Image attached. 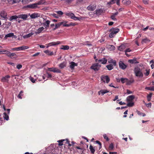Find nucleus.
I'll return each instance as SVG.
<instances>
[{"label": "nucleus", "mask_w": 154, "mask_h": 154, "mask_svg": "<svg viewBox=\"0 0 154 154\" xmlns=\"http://www.w3.org/2000/svg\"><path fill=\"white\" fill-rule=\"evenodd\" d=\"M124 3L125 5H128L130 4L131 2L130 1L128 0L127 1H125Z\"/></svg>", "instance_id": "8fccbe9b"}, {"label": "nucleus", "mask_w": 154, "mask_h": 154, "mask_svg": "<svg viewBox=\"0 0 154 154\" xmlns=\"http://www.w3.org/2000/svg\"><path fill=\"white\" fill-rule=\"evenodd\" d=\"M69 47L68 45H63L62 47L61 48V49L64 50H67L69 49Z\"/></svg>", "instance_id": "c9c22d12"}, {"label": "nucleus", "mask_w": 154, "mask_h": 154, "mask_svg": "<svg viewBox=\"0 0 154 154\" xmlns=\"http://www.w3.org/2000/svg\"><path fill=\"white\" fill-rule=\"evenodd\" d=\"M50 21L49 20H47L45 22L43 23V25L45 26L46 29L48 28L49 26Z\"/></svg>", "instance_id": "a211bd4d"}, {"label": "nucleus", "mask_w": 154, "mask_h": 154, "mask_svg": "<svg viewBox=\"0 0 154 154\" xmlns=\"http://www.w3.org/2000/svg\"><path fill=\"white\" fill-rule=\"evenodd\" d=\"M114 148V146L112 143H111L109 145V149L110 150H112Z\"/></svg>", "instance_id": "603ef678"}, {"label": "nucleus", "mask_w": 154, "mask_h": 154, "mask_svg": "<svg viewBox=\"0 0 154 154\" xmlns=\"http://www.w3.org/2000/svg\"><path fill=\"white\" fill-rule=\"evenodd\" d=\"M109 91L106 90H101L100 91L98 92V94L99 95L100 94L101 95H103L109 92Z\"/></svg>", "instance_id": "dca6fc26"}, {"label": "nucleus", "mask_w": 154, "mask_h": 154, "mask_svg": "<svg viewBox=\"0 0 154 154\" xmlns=\"http://www.w3.org/2000/svg\"><path fill=\"white\" fill-rule=\"evenodd\" d=\"M33 34H34V33H33L32 32H31V33H29L26 35H23V38L24 39L29 38L30 37H31V36H32V35H33Z\"/></svg>", "instance_id": "7c9ffc66"}, {"label": "nucleus", "mask_w": 154, "mask_h": 154, "mask_svg": "<svg viewBox=\"0 0 154 154\" xmlns=\"http://www.w3.org/2000/svg\"><path fill=\"white\" fill-rule=\"evenodd\" d=\"M121 81L122 83H124L125 82L126 83V81L127 80V79L125 78H122L121 79Z\"/></svg>", "instance_id": "de8ad7c7"}, {"label": "nucleus", "mask_w": 154, "mask_h": 154, "mask_svg": "<svg viewBox=\"0 0 154 154\" xmlns=\"http://www.w3.org/2000/svg\"><path fill=\"white\" fill-rule=\"evenodd\" d=\"M0 16L4 19L7 18V13L5 11H2L0 14Z\"/></svg>", "instance_id": "4468645a"}, {"label": "nucleus", "mask_w": 154, "mask_h": 154, "mask_svg": "<svg viewBox=\"0 0 154 154\" xmlns=\"http://www.w3.org/2000/svg\"><path fill=\"white\" fill-rule=\"evenodd\" d=\"M120 0H111V1L107 3V4L109 5H110L111 4H113L115 3V1H116V4L118 5H119Z\"/></svg>", "instance_id": "f8f14e48"}, {"label": "nucleus", "mask_w": 154, "mask_h": 154, "mask_svg": "<svg viewBox=\"0 0 154 154\" xmlns=\"http://www.w3.org/2000/svg\"><path fill=\"white\" fill-rule=\"evenodd\" d=\"M10 77L9 75H7L5 77L2 78L1 81L3 82H8V79H9Z\"/></svg>", "instance_id": "2eb2a0df"}, {"label": "nucleus", "mask_w": 154, "mask_h": 154, "mask_svg": "<svg viewBox=\"0 0 154 154\" xmlns=\"http://www.w3.org/2000/svg\"><path fill=\"white\" fill-rule=\"evenodd\" d=\"M18 18V16H17L16 15H14V16H11L10 17V19H9V20L10 21H12L13 20L17 19Z\"/></svg>", "instance_id": "72a5a7b5"}, {"label": "nucleus", "mask_w": 154, "mask_h": 154, "mask_svg": "<svg viewBox=\"0 0 154 154\" xmlns=\"http://www.w3.org/2000/svg\"><path fill=\"white\" fill-rule=\"evenodd\" d=\"M101 79L103 81L105 82H106V83H108L110 81V79L109 77L107 75L101 76Z\"/></svg>", "instance_id": "9d476101"}, {"label": "nucleus", "mask_w": 154, "mask_h": 154, "mask_svg": "<svg viewBox=\"0 0 154 154\" xmlns=\"http://www.w3.org/2000/svg\"><path fill=\"white\" fill-rule=\"evenodd\" d=\"M8 57H10L11 58H16L17 57V55L14 53H10Z\"/></svg>", "instance_id": "cd10ccee"}, {"label": "nucleus", "mask_w": 154, "mask_h": 154, "mask_svg": "<svg viewBox=\"0 0 154 154\" xmlns=\"http://www.w3.org/2000/svg\"><path fill=\"white\" fill-rule=\"evenodd\" d=\"M95 142L99 145L100 148L101 147V143L99 141L97 140L95 141Z\"/></svg>", "instance_id": "680f3d73"}, {"label": "nucleus", "mask_w": 154, "mask_h": 154, "mask_svg": "<svg viewBox=\"0 0 154 154\" xmlns=\"http://www.w3.org/2000/svg\"><path fill=\"white\" fill-rule=\"evenodd\" d=\"M89 149L91 153L93 154L94 153L95 151L94 148L91 145H90L89 147Z\"/></svg>", "instance_id": "4c0bfd02"}, {"label": "nucleus", "mask_w": 154, "mask_h": 154, "mask_svg": "<svg viewBox=\"0 0 154 154\" xmlns=\"http://www.w3.org/2000/svg\"><path fill=\"white\" fill-rule=\"evenodd\" d=\"M65 141H66V140H59L57 142L59 143L58 145L60 146H62L63 145V142Z\"/></svg>", "instance_id": "79ce46f5"}, {"label": "nucleus", "mask_w": 154, "mask_h": 154, "mask_svg": "<svg viewBox=\"0 0 154 154\" xmlns=\"http://www.w3.org/2000/svg\"><path fill=\"white\" fill-rule=\"evenodd\" d=\"M134 95H130L127 98V100L128 102H132V101L134 99Z\"/></svg>", "instance_id": "6ab92c4d"}, {"label": "nucleus", "mask_w": 154, "mask_h": 154, "mask_svg": "<svg viewBox=\"0 0 154 154\" xmlns=\"http://www.w3.org/2000/svg\"><path fill=\"white\" fill-rule=\"evenodd\" d=\"M44 29L45 28L43 27H40L35 32V33L36 34H39L41 33Z\"/></svg>", "instance_id": "aec40b11"}, {"label": "nucleus", "mask_w": 154, "mask_h": 154, "mask_svg": "<svg viewBox=\"0 0 154 154\" xmlns=\"http://www.w3.org/2000/svg\"><path fill=\"white\" fill-rule=\"evenodd\" d=\"M70 64V67L71 69H74L75 66H77V64L73 62H71L69 63Z\"/></svg>", "instance_id": "412c9836"}, {"label": "nucleus", "mask_w": 154, "mask_h": 154, "mask_svg": "<svg viewBox=\"0 0 154 154\" xmlns=\"http://www.w3.org/2000/svg\"><path fill=\"white\" fill-rule=\"evenodd\" d=\"M18 18L22 19L24 20H26L28 17V15L26 14H20L18 15Z\"/></svg>", "instance_id": "9b49d317"}, {"label": "nucleus", "mask_w": 154, "mask_h": 154, "mask_svg": "<svg viewBox=\"0 0 154 154\" xmlns=\"http://www.w3.org/2000/svg\"><path fill=\"white\" fill-rule=\"evenodd\" d=\"M60 43V42H52L51 43H50L48 44H47L46 45H49V46H54L56 45H58Z\"/></svg>", "instance_id": "4be33fe9"}, {"label": "nucleus", "mask_w": 154, "mask_h": 154, "mask_svg": "<svg viewBox=\"0 0 154 154\" xmlns=\"http://www.w3.org/2000/svg\"><path fill=\"white\" fill-rule=\"evenodd\" d=\"M54 148L52 146H50L48 148L46 153H44L43 154H49V153H51V154H55V152H54Z\"/></svg>", "instance_id": "423d86ee"}, {"label": "nucleus", "mask_w": 154, "mask_h": 154, "mask_svg": "<svg viewBox=\"0 0 154 154\" xmlns=\"http://www.w3.org/2000/svg\"><path fill=\"white\" fill-rule=\"evenodd\" d=\"M76 148L77 149L80 150V153H81V154H82V153H83V151H84V149H83L79 147H77Z\"/></svg>", "instance_id": "09e8293b"}, {"label": "nucleus", "mask_w": 154, "mask_h": 154, "mask_svg": "<svg viewBox=\"0 0 154 154\" xmlns=\"http://www.w3.org/2000/svg\"><path fill=\"white\" fill-rule=\"evenodd\" d=\"M108 63H112L114 66L116 65V61L113 60L112 59H111L109 60Z\"/></svg>", "instance_id": "ea45409f"}, {"label": "nucleus", "mask_w": 154, "mask_h": 154, "mask_svg": "<svg viewBox=\"0 0 154 154\" xmlns=\"http://www.w3.org/2000/svg\"><path fill=\"white\" fill-rule=\"evenodd\" d=\"M135 75L139 78H141L143 77V74L141 69L140 67L137 66L135 67L134 70Z\"/></svg>", "instance_id": "f03ea898"}, {"label": "nucleus", "mask_w": 154, "mask_h": 154, "mask_svg": "<svg viewBox=\"0 0 154 154\" xmlns=\"http://www.w3.org/2000/svg\"><path fill=\"white\" fill-rule=\"evenodd\" d=\"M134 82V80L133 79H131L130 80H128L127 79V80L126 81V84L127 85H130L132 83H133Z\"/></svg>", "instance_id": "bb28decb"}, {"label": "nucleus", "mask_w": 154, "mask_h": 154, "mask_svg": "<svg viewBox=\"0 0 154 154\" xmlns=\"http://www.w3.org/2000/svg\"><path fill=\"white\" fill-rule=\"evenodd\" d=\"M125 48V45H124L122 44L118 47V50L122 51Z\"/></svg>", "instance_id": "b1692460"}, {"label": "nucleus", "mask_w": 154, "mask_h": 154, "mask_svg": "<svg viewBox=\"0 0 154 154\" xmlns=\"http://www.w3.org/2000/svg\"><path fill=\"white\" fill-rule=\"evenodd\" d=\"M119 67L123 69H125L127 67L126 66L122 61L119 62Z\"/></svg>", "instance_id": "ddd939ff"}, {"label": "nucleus", "mask_w": 154, "mask_h": 154, "mask_svg": "<svg viewBox=\"0 0 154 154\" xmlns=\"http://www.w3.org/2000/svg\"><path fill=\"white\" fill-rule=\"evenodd\" d=\"M146 72L144 73V74L145 75H148L149 73V70H146Z\"/></svg>", "instance_id": "0e129e2a"}, {"label": "nucleus", "mask_w": 154, "mask_h": 154, "mask_svg": "<svg viewBox=\"0 0 154 154\" xmlns=\"http://www.w3.org/2000/svg\"><path fill=\"white\" fill-rule=\"evenodd\" d=\"M29 48L28 46L23 45L21 46L18 47L13 48H11V50L14 51H20L26 49H28Z\"/></svg>", "instance_id": "20e7f679"}, {"label": "nucleus", "mask_w": 154, "mask_h": 154, "mask_svg": "<svg viewBox=\"0 0 154 154\" xmlns=\"http://www.w3.org/2000/svg\"><path fill=\"white\" fill-rule=\"evenodd\" d=\"M22 66L21 64H18L17 65V68L18 69H20L21 68H22Z\"/></svg>", "instance_id": "bf43d9fd"}, {"label": "nucleus", "mask_w": 154, "mask_h": 154, "mask_svg": "<svg viewBox=\"0 0 154 154\" xmlns=\"http://www.w3.org/2000/svg\"><path fill=\"white\" fill-rule=\"evenodd\" d=\"M101 66L98 63L94 64L91 67V68L94 70L95 71H98Z\"/></svg>", "instance_id": "39448f33"}, {"label": "nucleus", "mask_w": 154, "mask_h": 154, "mask_svg": "<svg viewBox=\"0 0 154 154\" xmlns=\"http://www.w3.org/2000/svg\"><path fill=\"white\" fill-rule=\"evenodd\" d=\"M30 80L33 83H35V79L33 78L30 77Z\"/></svg>", "instance_id": "4d7b16f0"}, {"label": "nucleus", "mask_w": 154, "mask_h": 154, "mask_svg": "<svg viewBox=\"0 0 154 154\" xmlns=\"http://www.w3.org/2000/svg\"><path fill=\"white\" fill-rule=\"evenodd\" d=\"M135 61V60H130L128 61L129 62L131 63H136Z\"/></svg>", "instance_id": "052dcab7"}, {"label": "nucleus", "mask_w": 154, "mask_h": 154, "mask_svg": "<svg viewBox=\"0 0 154 154\" xmlns=\"http://www.w3.org/2000/svg\"><path fill=\"white\" fill-rule=\"evenodd\" d=\"M103 12V10L101 9H99L98 10H97L95 11V14L97 15H100L101 14V13Z\"/></svg>", "instance_id": "393cba45"}, {"label": "nucleus", "mask_w": 154, "mask_h": 154, "mask_svg": "<svg viewBox=\"0 0 154 154\" xmlns=\"http://www.w3.org/2000/svg\"><path fill=\"white\" fill-rule=\"evenodd\" d=\"M13 36V33H10L5 35L4 39H6L8 37H12Z\"/></svg>", "instance_id": "a878e982"}, {"label": "nucleus", "mask_w": 154, "mask_h": 154, "mask_svg": "<svg viewBox=\"0 0 154 154\" xmlns=\"http://www.w3.org/2000/svg\"><path fill=\"white\" fill-rule=\"evenodd\" d=\"M149 0H143V3L145 4H146L148 3Z\"/></svg>", "instance_id": "774afa93"}, {"label": "nucleus", "mask_w": 154, "mask_h": 154, "mask_svg": "<svg viewBox=\"0 0 154 154\" xmlns=\"http://www.w3.org/2000/svg\"><path fill=\"white\" fill-rule=\"evenodd\" d=\"M10 53V52L7 50L5 53H3L2 54H6L8 57H9V55Z\"/></svg>", "instance_id": "6e6d98bb"}, {"label": "nucleus", "mask_w": 154, "mask_h": 154, "mask_svg": "<svg viewBox=\"0 0 154 154\" xmlns=\"http://www.w3.org/2000/svg\"><path fill=\"white\" fill-rule=\"evenodd\" d=\"M107 60L105 58H103L98 60V62H101V63L103 64H105L107 62Z\"/></svg>", "instance_id": "5701e85b"}, {"label": "nucleus", "mask_w": 154, "mask_h": 154, "mask_svg": "<svg viewBox=\"0 0 154 154\" xmlns=\"http://www.w3.org/2000/svg\"><path fill=\"white\" fill-rule=\"evenodd\" d=\"M152 95V93H150L149 95H148L147 96V98L148 101H149L150 100L151 97Z\"/></svg>", "instance_id": "3c124183"}, {"label": "nucleus", "mask_w": 154, "mask_h": 154, "mask_svg": "<svg viewBox=\"0 0 154 154\" xmlns=\"http://www.w3.org/2000/svg\"><path fill=\"white\" fill-rule=\"evenodd\" d=\"M4 114L5 116V117H4V119L6 120H8L9 119V117L7 115L6 113H4Z\"/></svg>", "instance_id": "864d4df0"}, {"label": "nucleus", "mask_w": 154, "mask_h": 154, "mask_svg": "<svg viewBox=\"0 0 154 154\" xmlns=\"http://www.w3.org/2000/svg\"><path fill=\"white\" fill-rule=\"evenodd\" d=\"M136 112L137 114L139 115H142L143 117L145 116H146V114L145 113L141 112L138 110H137Z\"/></svg>", "instance_id": "37998d69"}, {"label": "nucleus", "mask_w": 154, "mask_h": 154, "mask_svg": "<svg viewBox=\"0 0 154 154\" xmlns=\"http://www.w3.org/2000/svg\"><path fill=\"white\" fill-rule=\"evenodd\" d=\"M44 52L49 56H51L53 54V53L52 52H51L48 50H46Z\"/></svg>", "instance_id": "2f4dec72"}, {"label": "nucleus", "mask_w": 154, "mask_h": 154, "mask_svg": "<svg viewBox=\"0 0 154 154\" xmlns=\"http://www.w3.org/2000/svg\"><path fill=\"white\" fill-rule=\"evenodd\" d=\"M64 22H61L57 24H56L55 25V28H54L53 29L54 30H55L57 29L60 26L62 25V24H63V23H64Z\"/></svg>", "instance_id": "c756f323"}, {"label": "nucleus", "mask_w": 154, "mask_h": 154, "mask_svg": "<svg viewBox=\"0 0 154 154\" xmlns=\"http://www.w3.org/2000/svg\"><path fill=\"white\" fill-rule=\"evenodd\" d=\"M134 103L130 102L127 104V106L129 107H132L134 105Z\"/></svg>", "instance_id": "49530a36"}, {"label": "nucleus", "mask_w": 154, "mask_h": 154, "mask_svg": "<svg viewBox=\"0 0 154 154\" xmlns=\"http://www.w3.org/2000/svg\"><path fill=\"white\" fill-rule=\"evenodd\" d=\"M66 143H67L68 144V145L69 146H71L72 145H73L75 143V142L73 141L72 142V144L69 143V142L68 139L66 140Z\"/></svg>", "instance_id": "58836bf2"}, {"label": "nucleus", "mask_w": 154, "mask_h": 154, "mask_svg": "<svg viewBox=\"0 0 154 154\" xmlns=\"http://www.w3.org/2000/svg\"><path fill=\"white\" fill-rule=\"evenodd\" d=\"M107 48L110 49L111 50H114L115 49L114 46L111 45H109L107 46Z\"/></svg>", "instance_id": "e433bc0d"}, {"label": "nucleus", "mask_w": 154, "mask_h": 154, "mask_svg": "<svg viewBox=\"0 0 154 154\" xmlns=\"http://www.w3.org/2000/svg\"><path fill=\"white\" fill-rule=\"evenodd\" d=\"M150 41L149 39L146 38L142 39L141 43L142 44H143L145 43H146L148 42H150Z\"/></svg>", "instance_id": "473e14b6"}, {"label": "nucleus", "mask_w": 154, "mask_h": 154, "mask_svg": "<svg viewBox=\"0 0 154 154\" xmlns=\"http://www.w3.org/2000/svg\"><path fill=\"white\" fill-rule=\"evenodd\" d=\"M20 0H12V2L13 3H17L18 2L20 1Z\"/></svg>", "instance_id": "69168bd1"}, {"label": "nucleus", "mask_w": 154, "mask_h": 154, "mask_svg": "<svg viewBox=\"0 0 154 154\" xmlns=\"http://www.w3.org/2000/svg\"><path fill=\"white\" fill-rule=\"evenodd\" d=\"M145 89L150 91H154V86L152 87H146Z\"/></svg>", "instance_id": "a18cd8bd"}, {"label": "nucleus", "mask_w": 154, "mask_h": 154, "mask_svg": "<svg viewBox=\"0 0 154 154\" xmlns=\"http://www.w3.org/2000/svg\"><path fill=\"white\" fill-rule=\"evenodd\" d=\"M45 3V0H41L37 3L30 4L27 5L26 7L31 9H36L39 8V5L44 4Z\"/></svg>", "instance_id": "f257e3e1"}, {"label": "nucleus", "mask_w": 154, "mask_h": 154, "mask_svg": "<svg viewBox=\"0 0 154 154\" xmlns=\"http://www.w3.org/2000/svg\"><path fill=\"white\" fill-rule=\"evenodd\" d=\"M48 71L53 72H57L58 73H60L61 72V71L57 68H48Z\"/></svg>", "instance_id": "6e6552de"}, {"label": "nucleus", "mask_w": 154, "mask_h": 154, "mask_svg": "<svg viewBox=\"0 0 154 154\" xmlns=\"http://www.w3.org/2000/svg\"><path fill=\"white\" fill-rule=\"evenodd\" d=\"M103 137L104 139H105L107 141H108L109 140V139L106 134H103Z\"/></svg>", "instance_id": "5fc2aeb1"}, {"label": "nucleus", "mask_w": 154, "mask_h": 154, "mask_svg": "<svg viewBox=\"0 0 154 154\" xmlns=\"http://www.w3.org/2000/svg\"><path fill=\"white\" fill-rule=\"evenodd\" d=\"M75 24L74 23H70L69 24H65L64 26L66 27H69L71 26H75Z\"/></svg>", "instance_id": "a19ab883"}, {"label": "nucleus", "mask_w": 154, "mask_h": 154, "mask_svg": "<svg viewBox=\"0 0 154 154\" xmlns=\"http://www.w3.org/2000/svg\"><path fill=\"white\" fill-rule=\"evenodd\" d=\"M119 31V29L118 28L112 27L110 29L109 32H111V33L109 34V37L110 38H112Z\"/></svg>", "instance_id": "7ed1b4c3"}, {"label": "nucleus", "mask_w": 154, "mask_h": 154, "mask_svg": "<svg viewBox=\"0 0 154 154\" xmlns=\"http://www.w3.org/2000/svg\"><path fill=\"white\" fill-rule=\"evenodd\" d=\"M111 18L113 20H117L115 18V16L113 15L111 16Z\"/></svg>", "instance_id": "338daca9"}, {"label": "nucleus", "mask_w": 154, "mask_h": 154, "mask_svg": "<svg viewBox=\"0 0 154 154\" xmlns=\"http://www.w3.org/2000/svg\"><path fill=\"white\" fill-rule=\"evenodd\" d=\"M106 67L109 70H110L113 69V66L111 64L108 65Z\"/></svg>", "instance_id": "f704fd0d"}, {"label": "nucleus", "mask_w": 154, "mask_h": 154, "mask_svg": "<svg viewBox=\"0 0 154 154\" xmlns=\"http://www.w3.org/2000/svg\"><path fill=\"white\" fill-rule=\"evenodd\" d=\"M57 13L59 15H62L63 14V12L61 11H57Z\"/></svg>", "instance_id": "e2e57ef3"}, {"label": "nucleus", "mask_w": 154, "mask_h": 154, "mask_svg": "<svg viewBox=\"0 0 154 154\" xmlns=\"http://www.w3.org/2000/svg\"><path fill=\"white\" fill-rule=\"evenodd\" d=\"M66 63L64 62L60 63L59 65V66L61 69H63L66 66Z\"/></svg>", "instance_id": "c85d7f7f"}, {"label": "nucleus", "mask_w": 154, "mask_h": 154, "mask_svg": "<svg viewBox=\"0 0 154 154\" xmlns=\"http://www.w3.org/2000/svg\"><path fill=\"white\" fill-rule=\"evenodd\" d=\"M131 51V50L129 48L127 49L125 51V54L126 55H127L128 54L126 53L127 52H130Z\"/></svg>", "instance_id": "13d9d810"}, {"label": "nucleus", "mask_w": 154, "mask_h": 154, "mask_svg": "<svg viewBox=\"0 0 154 154\" xmlns=\"http://www.w3.org/2000/svg\"><path fill=\"white\" fill-rule=\"evenodd\" d=\"M44 75L48 78H51L52 77L51 75L47 72H46V74H44Z\"/></svg>", "instance_id": "c03bdc74"}, {"label": "nucleus", "mask_w": 154, "mask_h": 154, "mask_svg": "<svg viewBox=\"0 0 154 154\" xmlns=\"http://www.w3.org/2000/svg\"><path fill=\"white\" fill-rule=\"evenodd\" d=\"M96 7V5L95 4H91L87 7V9L89 10L93 11L95 9Z\"/></svg>", "instance_id": "1a4fd4ad"}, {"label": "nucleus", "mask_w": 154, "mask_h": 154, "mask_svg": "<svg viewBox=\"0 0 154 154\" xmlns=\"http://www.w3.org/2000/svg\"><path fill=\"white\" fill-rule=\"evenodd\" d=\"M40 14L37 13H34L30 15V17L32 18H35L36 17H40Z\"/></svg>", "instance_id": "f3484780"}, {"label": "nucleus", "mask_w": 154, "mask_h": 154, "mask_svg": "<svg viewBox=\"0 0 154 154\" xmlns=\"http://www.w3.org/2000/svg\"><path fill=\"white\" fill-rule=\"evenodd\" d=\"M66 15L72 19H74L75 20H79V18L77 17H76L75 15L72 13H66Z\"/></svg>", "instance_id": "0eeeda50"}]
</instances>
